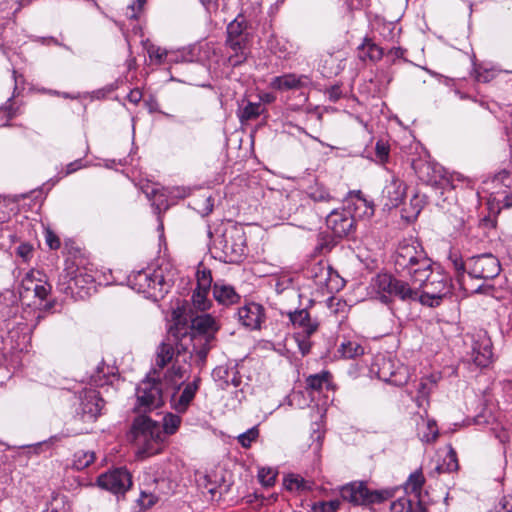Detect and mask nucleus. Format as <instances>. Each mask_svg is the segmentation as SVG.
Wrapping results in <instances>:
<instances>
[{
  "instance_id": "nucleus-1",
  "label": "nucleus",
  "mask_w": 512,
  "mask_h": 512,
  "mask_svg": "<svg viewBox=\"0 0 512 512\" xmlns=\"http://www.w3.org/2000/svg\"><path fill=\"white\" fill-rule=\"evenodd\" d=\"M421 275L418 273L408 283L389 274H379L372 280L371 286L382 302L395 296L402 300L419 299L422 304L430 307L438 306L450 293V278L439 268L434 270L432 265L425 268Z\"/></svg>"
},
{
  "instance_id": "nucleus-2",
  "label": "nucleus",
  "mask_w": 512,
  "mask_h": 512,
  "mask_svg": "<svg viewBox=\"0 0 512 512\" xmlns=\"http://www.w3.org/2000/svg\"><path fill=\"white\" fill-rule=\"evenodd\" d=\"M456 280L460 288L468 294L480 293L483 285L474 286L473 279L487 280L496 277L501 270L499 260L492 254H482L469 258L465 263L454 260Z\"/></svg>"
},
{
  "instance_id": "nucleus-3",
  "label": "nucleus",
  "mask_w": 512,
  "mask_h": 512,
  "mask_svg": "<svg viewBox=\"0 0 512 512\" xmlns=\"http://www.w3.org/2000/svg\"><path fill=\"white\" fill-rule=\"evenodd\" d=\"M131 437L136 446V456L144 459L160 453L164 448L161 427L150 418L137 417L131 428Z\"/></svg>"
},
{
  "instance_id": "nucleus-4",
  "label": "nucleus",
  "mask_w": 512,
  "mask_h": 512,
  "mask_svg": "<svg viewBox=\"0 0 512 512\" xmlns=\"http://www.w3.org/2000/svg\"><path fill=\"white\" fill-rule=\"evenodd\" d=\"M165 268L146 269L132 273L128 277L129 286L146 298L157 301L164 297L174 282L172 274H164Z\"/></svg>"
},
{
  "instance_id": "nucleus-5",
  "label": "nucleus",
  "mask_w": 512,
  "mask_h": 512,
  "mask_svg": "<svg viewBox=\"0 0 512 512\" xmlns=\"http://www.w3.org/2000/svg\"><path fill=\"white\" fill-rule=\"evenodd\" d=\"M431 262L422 245L414 239L403 240L394 257L396 271L409 276L410 282L418 273L423 274L425 268H430Z\"/></svg>"
},
{
  "instance_id": "nucleus-6",
  "label": "nucleus",
  "mask_w": 512,
  "mask_h": 512,
  "mask_svg": "<svg viewBox=\"0 0 512 512\" xmlns=\"http://www.w3.org/2000/svg\"><path fill=\"white\" fill-rule=\"evenodd\" d=\"M244 18L237 17L227 26L226 46L233 52L228 61L232 66H238L246 60L249 33Z\"/></svg>"
},
{
  "instance_id": "nucleus-7",
  "label": "nucleus",
  "mask_w": 512,
  "mask_h": 512,
  "mask_svg": "<svg viewBox=\"0 0 512 512\" xmlns=\"http://www.w3.org/2000/svg\"><path fill=\"white\" fill-rule=\"evenodd\" d=\"M185 312V309L179 308L177 306L172 311V321L173 326L169 330V336L165 342H163L157 350V356H156V365L160 368H163L166 364H168L175 356L178 355L179 350V334L182 333V328L180 327L183 325V328L185 329V332L183 333V336H186V318L182 321V316Z\"/></svg>"
},
{
  "instance_id": "nucleus-8",
  "label": "nucleus",
  "mask_w": 512,
  "mask_h": 512,
  "mask_svg": "<svg viewBox=\"0 0 512 512\" xmlns=\"http://www.w3.org/2000/svg\"><path fill=\"white\" fill-rule=\"evenodd\" d=\"M340 493L343 500L353 505L379 503L388 497L387 492L369 491L363 482L349 483L341 488Z\"/></svg>"
},
{
  "instance_id": "nucleus-9",
  "label": "nucleus",
  "mask_w": 512,
  "mask_h": 512,
  "mask_svg": "<svg viewBox=\"0 0 512 512\" xmlns=\"http://www.w3.org/2000/svg\"><path fill=\"white\" fill-rule=\"evenodd\" d=\"M136 410L147 412L160 407L163 404V395L160 384L154 380H143L136 389Z\"/></svg>"
},
{
  "instance_id": "nucleus-10",
  "label": "nucleus",
  "mask_w": 512,
  "mask_h": 512,
  "mask_svg": "<svg viewBox=\"0 0 512 512\" xmlns=\"http://www.w3.org/2000/svg\"><path fill=\"white\" fill-rule=\"evenodd\" d=\"M80 404L77 409V417L84 423H91L100 415L104 401L99 392L93 388L84 389L80 393Z\"/></svg>"
},
{
  "instance_id": "nucleus-11",
  "label": "nucleus",
  "mask_w": 512,
  "mask_h": 512,
  "mask_svg": "<svg viewBox=\"0 0 512 512\" xmlns=\"http://www.w3.org/2000/svg\"><path fill=\"white\" fill-rule=\"evenodd\" d=\"M98 485L114 494H124L132 485L130 473L124 468H118L98 477Z\"/></svg>"
},
{
  "instance_id": "nucleus-12",
  "label": "nucleus",
  "mask_w": 512,
  "mask_h": 512,
  "mask_svg": "<svg viewBox=\"0 0 512 512\" xmlns=\"http://www.w3.org/2000/svg\"><path fill=\"white\" fill-rule=\"evenodd\" d=\"M197 286L193 291L192 304L199 311H206L211 306L208 295L211 289L212 276L210 270L199 267L196 272Z\"/></svg>"
},
{
  "instance_id": "nucleus-13",
  "label": "nucleus",
  "mask_w": 512,
  "mask_h": 512,
  "mask_svg": "<svg viewBox=\"0 0 512 512\" xmlns=\"http://www.w3.org/2000/svg\"><path fill=\"white\" fill-rule=\"evenodd\" d=\"M407 186L397 176L391 175L382 190L381 199L385 208L398 207L406 197Z\"/></svg>"
},
{
  "instance_id": "nucleus-14",
  "label": "nucleus",
  "mask_w": 512,
  "mask_h": 512,
  "mask_svg": "<svg viewBox=\"0 0 512 512\" xmlns=\"http://www.w3.org/2000/svg\"><path fill=\"white\" fill-rule=\"evenodd\" d=\"M237 315L240 323L251 330L259 329L265 320L264 307L255 302H250L240 307Z\"/></svg>"
},
{
  "instance_id": "nucleus-15",
  "label": "nucleus",
  "mask_w": 512,
  "mask_h": 512,
  "mask_svg": "<svg viewBox=\"0 0 512 512\" xmlns=\"http://www.w3.org/2000/svg\"><path fill=\"white\" fill-rule=\"evenodd\" d=\"M223 252L230 256L231 260L240 258L245 253V237L241 229L226 231L223 235Z\"/></svg>"
},
{
  "instance_id": "nucleus-16",
  "label": "nucleus",
  "mask_w": 512,
  "mask_h": 512,
  "mask_svg": "<svg viewBox=\"0 0 512 512\" xmlns=\"http://www.w3.org/2000/svg\"><path fill=\"white\" fill-rule=\"evenodd\" d=\"M328 228H330L337 237L348 235L353 228V217L348 211L333 210L326 218Z\"/></svg>"
},
{
  "instance_id": "nucleus-17",
  "label": "nucleus",
  "mask_w": 512,
  "mask_h": 512,
  "mask_svg": "<svg viewBox=\"0 0 512 512\" xmlns=\"http://www.w3.org/2000/svg\"><path fill=\"white\" fill-rule=\"evenodd\" d=\"M348 212L353 217V221L357 218H370L374 214V205L364 198L360 191L351 192L348 199Z\"/></svg>"
},
{
  "instance_id": "nucleus-18",
  "label": "nucleus",
  "mask_w": 512,
  "mask_h": 512,
  "mask_svg": "<svg viewBox=\"0 0 512 512\" xmlns=\"http://www.w3.org/2000/svg\"><path fill=\"white\" fill-rule=\"evenodd\" d=\"M492 344L488 337H480L479 340L474 341L470 358L472 362L480 368L489 366L492 362Z\"/></svg>"
},
{
  "instance_id": "nucleus-19",
  "label": "nucleus",
  "mask_w": 512,
  "mask_h": 512,
  "mask_svg": "<svg viewBox=\"0 0 512 512\" xmlns=\"http://www.w3.org/2000/svg\"><path fill=\"white\" fill-rule=\"evenodd\" d=\"M199 382L200 378L197 377L192 382L188 383L180 394L178 390L172 394L171 406L174 410L178 413H184L188 409L199 388Z\"/></svg>"
},
{
  "instance_id": "nucleus-20",
  "label": "nucleus",
  "mask_w": 512,
  "mask_h": 512,
  "mask_svg": "<svg viewBox=\"0 0 512 512\" xmlns=\"http://www.w3.org/2000/svg\"><path fill=\"white\" fill-rule=\"evenodd\" d=\"M309 83V78L304 75L297 76L295 74H285L274 77L270 86L276 90H292L301 88Z\"/></svg>"
},
{
  "instance_id": "nucleus-21",
  "label": "nucleus",
  "mask_w": 512,
  "mask_h": 512,
  "mask_svg": "<svg viewBox=\"0 0 512 512\" xmlns=\"http://www.w3.org/2000/svg\"><path fill=\"white\" fill-rule=\"evenodd\" d=\"M180 351L175 358L173 366L164 375V383L174 390H178L187 377V369L179 364Z\"/></svg>"
},
{
  "instance_id": "nucleus-22",
  "label": "nucleus",
  "mask_w": 512,
  "mask_h": 512,
  "mask_svg": "<svg viewBox=\"0 0 512 512\" xmlns=\"http://www.w3.org/2000/svg\"><path fill=\"white\" fill-rule=\"evenodd\" d=\"M213 296L222 305H232L239 301L240 296L234 287L223 282H216L213 286Z\"/></svg>"
},
{
  "instance_id": "nucleus-23",
  "label": "nucleus",
  "mask_w": 512,
  "mask_h": 512,
  "mask_svg": "<svg viewBox=\"0 0 512 512\" xmlns=\"http://www.w3.org/2000/svg\"><path fill=\"white\" fill-rule=\"evenodd\" d=\"M290 320L295 327L303 330V332L310 336L317 328L318 323L310 318L306 309H301L289 314Z\"/></svg>"
},
{
  "instance_id": "nucleus-24",
  "label": "nucleus",
  "mask_w": 512,
  "mask_h": 512,
  "mask_svg": "<svg viewBox=\"0 0 512 512\" xmlns=\"http://www.w3.org/2000/svg\"><path fill=\"white\" fill-rule=\"evenodd\" d=\"M417 434L423 442H434L438 437L436 422L432 419L419 416V421H417Z\"/></svg>"
},
{
  "instance_id": "nucleus-25",
  "label": "nucleus",
  "mask_w": 512,
  "mask_h": 512,
  "mask_svg": "<svg viewBox=\"0 0 512 512\" xmlns=\"http://www.w3.org/2000/svg\"><path fill=\"white\" fill-rule=\"evenodd\" d=\"M191 329L200 334H213L219 329V326L211 315L202 314L191 320Z\"/></svg>"
},
{
  "instance_id": "nucleus-26",
  "label": "nucleus",
  "mask_w": 512,
  "mask_h": 512,
  "mask_svg": "<svg viewBox=\"0 0 512 512\" xmlns=\"http://www.w3.org/2000/svg\"><path fill=\"white\" fill-rule=\"evenodd\" d=\"M322 62V71L328 77L338 75L344 67L343 59L339 55L328 54Z\"/></svg>"
},
{
  "instance_id": "nucleus-27",
  "label": "nucleus",
  "mask_w": 512,
  "mask_h": 512,
  "mask_svg": "<svg viewBox=\"0 0 512 512\" xmlns=\"http://www.w3.org/2000/svg\"><path fill=\"white\" fill-rule=\"evenodd\" d=\"M359 51L362 59L368 58L371 61H379L383 56V49L369 39L364 40L359 46Z\"/></svg>"
},
{
  "instance_id": "nucleus-28",
  "label": "nucleus",
  "mask_w": 512,
  "mask_h": 512,
  "mask_svg": "<svg viewBox=\"0 0 512 512\" xmlns=\"http://www.w3.org/2000/svg\"><path fill=\"white\" fill-rule=\"evenodd\" d=\"M331 374L328 371H321L320 373L310 375L306 379L307 387L314 391H320L323 387L329 388Z\"/></svg>"
},
{
  "instance_id": "nucleus-29",
  "label": "nucleus",
  "mask_w": 512,
  "mask_h": 512,
  "mask_svg": "<svg viewBox=\"0 0 512 512\" xmlns=\"http://www.w3.org/2000/svg\"><path fill=\"white\" fill-rule=\"evenodd\" d=\"M147 53L149 58L158 65L163 64L167 59L170 62L176 61V58L173 57L172 52H169L166 49L153 44L147 47Z\"/></svg>"
},
{
  "instance_id": "nucleus-30",
  "label": "nucleus",
  "mask_w": 512,
  "mask_h": 512,
  "mask_svg": "<svg viewBox=\"0 0 512 512\" xmlns=\"http://www.w3.org/2000/svg\"><path fill=\"white\" fill-rule=\"evenodd\" d=\"M306 194L314 202H330L333 199L326 188L317 182L307 188Z\"/></svg>"
},
{
  "instance_id": "nucleus-31",
  "label": "nucleus",
  "mask_w": 512,
  "mask_h": 512,
  "mask_svg": "<svg viewBox=\"0 0 512 512\" xmlns=\"http://www.w3.org/2000/svg\"><path fill=\"white\" fill-rule=\"evenodd\" d=\"M114 376V367L102 364L97 367L95 374L91 376V383L95 386H104L110 382V377Z\"/></svg>"
},
{
  "instance_id": "nucleus-32",
  "label": "nucleus",
  "mask_w": 512,
  "mask_h": 512,
  "mask_svg": "<svg viewBox=\"0 0 512 512\" xmlns=\"http://www.w3.org/2000/svg\"><path fill=\"white\" fill-rule=\"evenodd\" d=\"M45 277L40 271L38 270H31L28 272L21 282V292L20 294L23 295V293L32 292L34 287L38 284V282Z\"/></svg>"
},
{
  "instance_id": "nucleus-33",
  "label": "nucleus",
  "mask_w": 512,
  "mask_h": 512,
  "mask_svg": "<svg viewBox=\"0 0 512 512\" xmlns=\"http://www.w3.org/2000/svg\"><path fill=\"white\" fill-rule=\"evenodd\" d=\"M338 352L341 354L342 357L349 359L362 355L364 353V349L357 342L346 341L340 345Z\"/></svg>"
},
{
  "instance_id": "nucleus-34",
  "label": "nucleus",
  "mask_w": 512,
  "mask_h": 512,
  "mask_svg": "<svg viewBox=\"0 0 512 512\" xmlns=\"http://www.w3.org/2000/svg\"><path fill=\"white\" fill-rule=\"evenodd\" d=\"M94 459V452L80 450L74 454L73 466L77 470H82L93 463Z\"/></svg>"
},
{
  "instance_id": "nucleus-35",
  "label": "nucleus",
  "mask_w": 512,
  "mask_h": 512,
  "mask_svg": "<svg viewBox=\"0 0 512 512\" xmlns=\"http://www.w3.org/2000/svg\"><path fill=\"white\" fill-rule=\"evenodd\" d=\"M393 366V362L390 359L383 358L378 369L379 378L384 381L398 383V380L394 379L396 377V372L393 370Z\"/></svg>"
},
{
  "instance_id": "nucleus-36",
  "label": "nucleus",
  "mask_w": 512,
  "mask_h": 512,
  "mask_svg": "<svg viewBox=\"0 0 512 512\" xmlns=\"http://www.w3.org/2000/svg\"><path fill=\"white\" fill-rule=\"evenodd\" d=\"M439 468L444 472H453L458 469L457 454L451 446H448L446 455L443 458V463Z\"/></svg>"
},
{
  "instance_id": "nucleus-37",
  "label": "nucleus",
  "mask_w": 512,
  "mask_h": 512,
  "mask_svg": "<svg viewBox=\"0 0 512 512\" xmlns=\"http://www.w3.org/2000/svg\"><path fill=\"white\" fill-rule=\"evenodd\" d=\"M284 486L289 491H301L309 489L307 482L299 475H288L284 479Z\"/></svg>"
},
{
  "instance_id": "nucleus-38",
  "label": "nucleus",
  "mask_w": 512,
  "mask_h": 512,
  "mask_svg": "<svg viewBox=\"0 0 512 512\" xmlns=\"http://www.w3.org/2000/svg\"><path fill=\"white\" fill-rule=\"evenodd\" d=\"M181 424V417L168 413L163 417V430L166 434H174Z\"/></svg>"
},
{
  "instance_id": "nucleus-39",
  "label": "nucleus",
  "mask_w": 512,
  "mask_h": 512,
  "mask_svg": "<svg viewBox=\"0 0 512 512\" xmlns=\"http://www.w3.org/2000/svg\"><path fill=\"white\" fill-rule=\"evenodd\" d=\"M263 110L261 103H247L240 114L241 121H248L258 117Z\"/></svg>"
},
{
  "instance_id": "nucleus-40",
  "label": "nucleus",
  "mask_w": 512,
  "mask_h": 512,
  "mask_svg": "<svg viewBox=\"0 0 512 512\" xmlns=\"http://www.w3.org/2000/svg\"><path fill=\"white\" fill-rule=\"evenodd\" d=\"M93 279L90 275L78 272L69 283L68 289L71 293H74L75 288H84L86 284H92Z\"/></svg>"
},
{
  "instance_id": "nucleus-41",
  "label": "nucleus",
  "mask_w": 512,
  "mask_h": 512,
  "mask_svg": "<svg viewBox=\"0 0 512 512\" xmlns=\"http://www.w3.org/2000/svg\"><path fill=\"white\" fill-rule=\"evenodd\" d=\"M259 437V430L257 427H252L248 429L246 432L240 434L237 439L238 442L242 445L244 448H249L251 444L256 441V439Z\"/></svg>"
},
{
  "instance_id": "nucleus-42",
  "label": "nucleus",
  "mask_w": 512,
  "mask_h": 512,
  "mask_svg": "<svg viewBox=\"0 0 512 512\" xmlns=\"http://www.w3.org/2000/svg\"><path fill=\"white\" fill-rule=\"evenodd\" d=\"M391 512H411L412 502L407 497H400L390 505Z\"/></svg>"
},
{
  "instance_id": "nucleus-43",
  "label": "nucleus",
  "mask_w": 512,
  "mask_h": 512,
  "mask_svg": "<svg viewBox=\"0 0 512 512\" xmlns=\"http://www.w3.org/2000/svg\"><path fill=\"white\" fill-rule=\"evenodd\" d=\"M147 0H133L131 4L127 6L126 16L130 19L138 18L139 14L143 11V8Z\"/></svg>"
},
{
  "instance_id": "nucleus-44",
  "label": "nucleus",
  "mask_w": 512,
  "mask_h": 512,
  "mask_svg": "<svg viewBox=\"0 0 512 512\" xmlns=\"http://www.w3.org/2000/svg\"><path fill=\"white\" fill-rule=\"evenodd\" d=\"M34 296L37 297L40 301H43L47 298L49 293L51 292V286L47 283L44 277L38 282V284L32 290Z\"/></svg>"
},
{
  "instance_id": "nucleus-45",
  "label": "nucleus",
  "mask_w": 512,
  "mask_h": 512,
  "mask_svg": "<svg viewBox=\"0 0 512 512\" xmlns=\"http://www.w3.org/2000/svg\"><path fill=\"white\" fill-rule=\"evenodd\" d=\"M424 483V476L421 472L416 471L412 473L407 481V489L412 492H418Z\"/></svg>"
},
{
  "instance_id": "nucleus-46",
  "label": "nucleus",
  "mask_w": 512,
  "mask_h": 512,
  "mask_svg": "<svg viewBox=\"0 0 512 512\" xmlns=\"http://www.w3.org/2000/svg\"><path fill=\"white\" fill-rule=\"evenodd\" d=\"M258 478L264 486H272L276 480V473L270 468H261L258 472Z\"/></svg>"
},
{
  "instance_id": "nucleus-47",
  "label": "nucleus",
  "mask_w": 512,
  "mask_h": 512,
  "mask_svg": "<svg viewBox=\"0 0 512 512\" xmlns=\"http://www.w3.org/2000/svg\"><path fill=\"white\" fill-rule=\"evenodd\" d=\"M492 184H494L495 188H498L500 185L504 187H509L512 183V177L509 172L503 170L496 174L492 179Z\"/></svg>"
},
{
  "instance_id": "nucleus-48",
  "label": "nucleus",
  "mask_w": 512,
  "mask_h": 512,
  "mask_svg": "<svg viewBox=\"0 0 512 512\" xmlns=\"http://www.w3.org/2000/svg\"><path fill=\"white\" fill-rule=\"evenodd\" d=\"M490 512H512V497L502 496Z\"/></svg>"
},
{
  "instance_id": "nucleus-49",
  "label": "nucleus",
  "mask_w": 512,
  "mask_h": 512,
  "mask_svg": "<svg viewBox=\"0 0 512 512\" xmlns=\"http://www.w3.org/2000/svg\"><path fill=\"white\" fill-rule=\"evenodd\" d=\"M158 498L151 492L142 491L138 503L142 508H150L157 502Z\"/></svg>"
},
{
  "instance_id": "nucleus-50",
  "label": "nucleus",
  "mask_w": 512,
  "mask_h": 512,
  "mask_svg": "<svg viewBox=\"0 0 512 512\" xmlns=\"http://www.w3.org/2000/svg\"><path fill=\"white\" fill-rule=\"evenodd\" d=\"M376 155L382 161H386L389 156V147L382 141H378L376 143Z\"/></svg>"
},
{
  "instance_id": "nucleus-51",
  "label": "nucleus",
  "mask_w": 512,
  "mask_h": 512,
  "mask_svg": "<svg viewBox=\"0 0 512 512\" xmlns=\"http://www.w3.org/2000/svg\"><path fill=\"white\" fill-rule=\"evenodd\" d=\"M45 240L49 248L58 249L60 247V239L51 230H46Z\"/></svg>"
},
{
  "instance_id": "nucleus-52",
  "label": "nucleus",
  "mask_w": 512,
  "mask_h": 512,
  "mask_svg": "<svg viewBox=\"0 0 512 512\" xmlns=\"http://www.w3.org/2000/svg\"><path fill=\"white\" fill-rule=\"evenodd\" d=\"M340 502L332 500L323 504V512H336L339 509Z\"/></svg>"
},
{
  "instance_id": "nucleus-53",
  "label": "nucleus",
  "mask_w": 512,
  "mask_h": 512,
  "mask_svg": "<svg viewBox=\"0 0 512 512\" xmlns=\"http://www.w3.org/2000/svg\"><path fill=\"white\" fill-rule=\"evenodd\" d=\"M329 99L331 101H337L341 97V89L339 86H332L328 90Z\"/></svg>"
},
{
  "instance_id": "nucleus-54",
  "label": "nucleus",
  "mask_w": 512,
  "mask_h": 512,
  "mask_svg": "<svg viewBox=\"0 0 512 512\" xmlns=\"http://www.w3.org/2000/svg\"><path fill=\"white\" fill-rule=\"evenodd\" d=\"M31 247L27 244H22L18 247L17 249V254L24 258V259H27L31 253Z\"/></svg>"
},
{
  "instance_id": "nucleus-55",
  "label": "nucleus",
  "mask_w": 512,
  "mask_h": 512,
  "mask_svg": "<svg viewBox=\"0 0 512 512\" xmlns=\"http://www.w3.org/2000/svg\"><path fill=\"white\" fill-rule=\"evenodd\" d=\"M494 76L493 71L477 72V80L481 82H488Z\"/></svg>"
},
{
  "instance_id": "nucleus-56",
  "label": "nucleus",
  "mask_w": 512,
  "mask_h": 512,
  "mask_svg": "<svg viewBox=\"0 0 512 512\" xmlns=\"http://www.w3.org/2000/svg\"><path fill=\"white\" fill-rule=\"evenodd\" d=\"M82 167V164H81V161L80 160H76L74 162H71L67 165L66 167V174H71L77 170H79L80 168Z\"/></svg>"
},
{
  "instance_id": "nucleus-57",
  "label": "nucleus",
  "mask_w": 512,
  "mask_h": 512,
  "mask_svg": "<svg viewBox=\"0 0 512 512\" xmlns=\"http://www.w3.org/2000/svg\"><path fill=\"white\" fill-rule=\"evenodd\" d=\"M142 98V93L139 91V90H132L129 94H128V99L130 102L132 103H138Z\"/></svg>"
},
{
  "instance_id": "nucleus-58",
  "label": "nucleus",
  "mask_w": 512,
  "mask_h": 512,
  "mask_svg": "<svg viewBox=\"0 0 512 512\" xmlns=\"http://www.w3.org/2000/svg\"><path fill=\"white\" fill-rule=\"evenodd\" d=\"M505 203L507 206H512V193L505 197Z\"/></svg>"
},
{
  "instance_id": "nucleus-59",
  "label": "nucleus",
  "mask_w": 512,
  "mask_h": 512,
  "mask_svg": "<svg viewBox=\"0 0 512 512\" xmlns=\"http://www.w3.org/2000/svg\"><path fill=\"white\" fill-rule=\"evenodd\" d=\"M88 432V428L87 427H82L76 431H74V434H82V433H86Z\"/></svg>"
},
{
  "instance_id": "nucleus-60",
  "label": "nucleus",
  "mask_w": 512,
  "mask_h": 512,
  "mask_svg": "<svg viewBox=\"0 0 512 512\" xmlns=\"http://www.w3.org/2000/svg\"><path fill=\"white\" fill-rule=\"evenodd\" d=\"M420 209H421V208L418 206V203H417V204L415 205V208H414V214H415V215H418V214H419V212H420Z\"/></svg>"
},
{
  "instance_id": "nucleus-61",
  "label": "nucleus",
  "mask_w": 512,
  "mask_h": 512,
  "mask_svg": "<svg viewBox=\"0 0 512 512\" xmlns=\"http://www.w3.org/2000/svg\"><path fill=\"white\" fill-rule=\"evenodd\" d=\"M60 438L58 436H53L50 438V441L53 442V441H57L59 440Z\"/></svg>"
},
{
  "instance_id": "nucleus-62",
  "label": "nucleus",
  "mask_w": 512,
  "mask_h": 512,
  "mask_svg": "<svg viewBox=\"0 0 512 512\" xmlns=\"http://www.w3.org/2000/svg\"><path fill=\"white\" fill-rule=\"evenodd\" d=\"M158 205V208H160L161 206L164 205V200H159V203L157 204Z\"/></svg>"
},
{
  "instance_id": "nucleus-63",
  "label": "nucleus",
  "mask_w": 512,
  "mask_h": 512,
  "mask_svg": "<svg viewBox=\"0 0 512 512\" xmlns=\"http://www.w3.org/2000/svg\"><path fill=\"white\" fill-rule=\"evenodd\" d=\"M157 193H158V192H157V191H155V190H152V192H151V194H153V196H154V197H156Z\"/></svg>"
},
{
  "instance_id": "nucleus-64",
  "label": "nucleus",
  "mask_w": 512,
  "mask_h": 512,
  "mask_svg": "<svg viewBox=\"0 0 512 512\" xmlns=\"http://www.w3.org/2000/svg\"><path fill=\"white\" fill-rule=\"evenodd\" d=\"M209 492L213 494L215 492V488H209Z\"/></svg>"
}]
</instances>
